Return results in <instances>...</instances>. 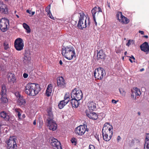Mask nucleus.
<instances>
[{
    "instance_id": "1",
    "label": "nucleus",
    "mask_w": 149,
    "mask_h": 149,
    "mask_svg": "<svg viewBox=\"0 0 149 149\" xmlns=\"http://www.w3.org/2000/svg\"><path fill=\"white\" fill-rule=\"evenodd\" d=\"M40 90L39 84L36 83L27 84L25 87V92L29 96H34L38 94Z\"/></svg>"
},
{
    "instance_id": "2",
    "label": "nucleus",
    "mask_w": 149,
    "mask_h": 149,
    "mask_svg": "<svg viewBox=\"0 0 149 149\" xmlns=\"http://www.w3.org/2000/svg\"><path fill=\"white\" fill-rule=\"evenodd\" d=\"M113 127L109 123H106L104 125L102 130L103 139L105 141H109L112 138L113 134Z\"/></svg>"
},
{
    "instance_id": "3",
    "label": "nucleus",
    "mask_w": 149,
    "mask_h": 149,
    "mask_svg": "<svg viewBox=\"0 0 149 149\" xmlns=\"http://www.w3.org/2000/svg\"><path fill=\"white\" fill-rule=\"evenodd\" d=\"M61 53L67 59L71 60L76 56V53L74 47L71 45L63 46Z\"/></svg>"
},
{
    "instance_id": "4",
    "label": "nucleus",
    "mask_w": 149,
    "mask_h": 149,
    "mask_svg": "<svg viewBox=\"0 0 149 149\" xmlns=\"http://www.w3.org/2000/svg\"><path fill=\"white\" fill-rule=\"evenodd\" d=\"M79 20L77 25V27L80 29L83 30L89 26L90 22L89 19L87 20V18L83 12L79 13Z\"/></svg>"
},
{
    "instance_id": "5",
    "label": "nucleus",
    "mask_w": 149,
    "mask_h": 149,
    "mask_svg": "<svg viewBox=\"0 0 149 149\" xmlns=\"http://www.w3.org/2000/svg\"><path fill=\"white\" fill-rule=\"evenodd\" d=\"M47 119L48 126L49 129L53 131L56 130L57 128V125L53 120L54 119L53 115L52 109L50 108L47 109Z\"/></svg>"
},
{
    "instance_id": "6",
    "label": "nucleus",
    "mask_w": 149,
    "mask_h": 149,
    "mask_svg": "<svg viewBox=\"0 0 149 149\" xmlns=\"http://www.w3.org/2000/svg\"><path fill=\"white\" fill-rule=\"evenodd\" d=\"M93 74L95 79L101 80L105 75V72L104 69L99 67L95 70Z\"/></svg>"
},
{
    "instance_id": "7",
    "label": "nucleus",
    "mask_w": 149,
    "mask_h": 149,
    "mask_svg": "<svg viewBox=\"0 0 149 149\" xmlns=\"http://www.w3.org/2000/svg\"><path fill=\"white\" fill-rule=\"evenodd\" d=\"M72 99H74L80 100L82 98L83 94L79 88H74L70 93Z\"/></svg>"
},
{
    "instance_id": "8",
    "label": "nucleus",
    "mask_w": 149,
    "mask_h": 149,
    "mask_svg": "<svg viewBox=\"0 0 149 149\" xmlns=\"http://www.w3.org/2000/svg\"><path fill=\"white\" fill-rule=\"evenodd\" d=\"M16 140L15 136H10L7 142V149H17V145L16 143Z\"/></svg>"
},
{
    "instance_id": "9",
    "label": "nucleus",
    "mask_w": 149,
    "mask_h": 149,
    "mask_svg": "<svg viewBox=\"0 0 149 149\" xmlns=\"http://www.w3.org/2000/svg\"><path fill=\"white\" fill-rule=\"evenodd\" d=\"M9 26V20L4 17L1 19L0 22V29L3 32L6 31Z\"/></svg>"
},
{
    "instance_id": "10",
    "label": "nucleus",
    "mask_w": 149,
    "mask_h": 149,
    "mask_svg": "<svg viewBox=\"0 0 149 149\" xmlns=\"http://www.w3.org/2000/svg\"><path fill=\"white\" fill-rule=\"evenodd\" d=\"M6 89V86L3 84L1 86V90L0 93L1 97L0 100L2 103H6L8 102V100L7 97Z\"/></svg>"
},
{
    "instance_id": "11",
    "label": "nucleus",
    "mask_w": 149,
    "mask_h": 149,
    "mask_svg": "<svg viewBox=\"0 0 149 149\" xmlns=\"http://www.w3.org/2000/svg\"><path fill=\"white\" fill-rule=\"evenodd\" d=\"M88 131V129L87 128L86 125H81L76 128L75 132L76 134L78 135L82 136L84 134L86 131Z\"/></svg>"
},
{
    "instance_id": "12",
    "label": "nucleus",
    "mask_w": 149,
    "mask_h": 149,
    "mask_svg": "<svg viewBox=\"0 0 149 149\" xmlns=\"http://www.w3.org/2000/svg\"><path fill=\"white\" fill-rule=\"evenodd\" d=\"M14 46L15 49L18 51L23 49L24 46L23 41L20 38L16 39L14 42Z\"/></svg>"
},
{
    "instance_id": "13",
    "label": "nucleus",
    "mask_w": 149,
    "mask_h": 149,
    "mask_svg": "<svg viewBox=\"0 0 149 149\" xmlns=\"http://www.w3.org/2000/svg\"><path fill=\"white\" fill-rule=\"evenodd\" d=\"M51 144L54 149H62L60 142L54 138L51 139Z\"/></svg>"
},
{
    "instance_id": "14",
    "label": "nucleus",
    "mask_w": 149,
    "mask_h": 149,
    "mask_svg": "<svg viewBox=\"0 0 149 149\" xmlns=\"http://www.w3.org/2000/svg\"><path fill=\"white\" fill-rule=\"evenodd\" d=\"M0 12L3 14H7L8 13L7 6L5 4L1 1L0 0Z\"/></svg>"
},
{
    "instance_id": "15",
    "label": "nucleus",
    "mask_w": 149,
    "mask_h": 149,
    "mask_svg": "<svg viewBox=\"0 0 149 149\" xmlns=\"http://www.w3.org/2000/svg\"><path fill=\"white\" fill-rule=\"evenodd\" d=\"M57 80V85L59 87L64 88L65 87L66 83L64 79L62 77H58Z\"/></svg>"
},
{
    "instance_id": "16",
    "label": "nucleus",
    "mask_w": 149,
    "mask_h": 149,
    "mask_svg": "<svg viewBox=\"0 0 149 149\" xmlns=\"http://www.w3.org/2000/svg\"><path fill=\"white\" fill-rule=\"evenodd\" d=\"M85 112L86 116L90 119L96 120L98 118L97 115L94 112H90L88 110H86Z\"/></svg>"
},
{
    "instance_id": "17",
    "label": "nucleus",
    "mask_w": 149,
    "mask_h": 149,
    "mask_svg": "<svg viewBox=\"0 0 149 149\" xmlns=\"http://www.w3.org/2000/svg\"><path fill=\"white\" fill-rule=\"evenodd\" d=\"M87 105L90 111H95L97 109L96 104L93 101H89Z\"/></svg>"
},
{
    "instance_id": "18",
    "label": "nucleus",
    "mask_w": 149,
    "mask_h": 149,
    "mask_svg": "<svg viewBox=\"0 0 149 149\" xmlns=\"http://www.w3.org/2000/svg\"><path fill=\"white\" fill-rule=\"evenodd\" d=\"M132 91L131 97L134 99H136V96H139L141 94L139 89L136 87L133 88V90H132Z\"/></svg>"
},
{
    "instance_id": "19",
    "label": "nucleus",
    "mask_w": 149,
    "mask_h": 149,
    "mask_svg": "<svg viewBox=\"0 0 149 149\" xmlns=\"http://www.w3.org/2000/svg\"><path fill=\"white\" fill-rule=\"evenodd\" d=\"M106 56V55L102 50H100L99 52H97V60L103 61Z\"/></svg>"
},
{
    "instance_id": "20",
    "label": "nucleus",
    "mask_w": 149,
    "mask_h": 149,
    "mask_svg": "<svg viewBox=\"0 0 149 149\" xmlns=\"http://www.w3.org/2000/svg\"><path fill=\"white\" fill-rule=\"evenodd\" d=\"M140 48L141 50L144 52H149V45L148 43L145 42L140 46Z\"/></svg>"
},
{
    "instance_id": "21",
    "label": "nucleus",
    "mask_w": 149,
    "mask_h": 149,
    "mask_svg": "<svg viewBox=\"0 0 149 149\" xmlns=\"http://www.w3.org/2000/svg\"><path fill=\"white\" fill-rule=\"evenodd\" d=\"M0 117L3 118L6 121H8L9 119V116L6 112L3 111L0 113Z\"/></svg>"
},
{
    "instance_id": "22",
    "label": "nucleus",
    "mask_w": 149,
    "mask_h": 149,
    "mask_svg": "<svg viewBox=\"0 0 149 149\" xmlns=\"http://www.w3.org/2000/svg\"><path fill=\"white\" fill-rule=\"evenodd\" d=\"M52 84H49L47 86L46 91V95L47 97H49L51 95L52 92Z\"/></svg>"
},
{
    "instance_id": "23",
    "label": "nucleus",
    "mask_w": 149,
    "mask_h": 149,
    "mask_svg": "<svg viewBox=\"0 0 149 149\" xmlns=\"http://www.w3.org/2000/svg\"><path fill=\"white\" fill-rule=\"evenodd\" d=\"M79 100L74 99H72L70 100V103L71 104L72 107L77 108L79 105L78 101Z\"/></svg>"
},
{
    "instance_id": "24",
    "label": "nucleus",
    "mask_w": 149,
    "mask_h": 149,
    "mask_svg": "<svg viewBox=\"0 0 149 149\" xmlns=\"http://www.w3.org/2000/svg\"><path fill=\"white\" fill-rule=\"evenodd\" d=\"M16 114L17 115L18 119H21V115L23 113V111L21 109L19 108H16L15 109Z\"/></svg>"
},
{
    "instance_id": "25",
    "label": "nucleus",
    "mask_w": 149,
    "mask_h": 149,
    "mask_svg": "<svg viewBox=\"0 0 149 149\" xmlns=\"http://www.w3.org/2000/svg\"><path fill=\"white\" fill-rule=\"evenodd\" d=\"M91 13L92 14L93 18L95 19V17H97L98 14L97 8L96 7H95L91 10Z\"/></svg>"
},
{
    "instance_id": "26",
    "label": "nucleus",
    "mask_w": 149,
    "mask_h": 149,
    "mask_svg": "<svg viewBox=\"0 0 149 149\" xmlns=\"http://www.w3.org/2000/svg\"><path fill=\"white\" fill-rule=\"evenodd\" d=\"M8 80L9 82L14 83L16 80L14 74L10 73L8 76Z\"/></svg>"
},
{
    "instance_id": "27",
    "label": "nucleus",
    "mask_w": 149,
    "mask_h": 149,
    "mask_svg": "<svg viewBox=\"0 0 149 149\" xmlns=\"http://www.w3.org/2000/svg\"><path fill=\"white\" fill-rule=\"evenodd\" d=\"M144 149H149V134H147L146 138V142Z\"/></svg>"
},
{
    "instance_id": "28",
    "label": "nucleus",
    "mask_w": 149,
    "mask_h": 149,
    "mask_svg": "<svg viewBox=\"0 0 149 149\" xmlns=\"http://www.w3.org/2000/svg\"><path fill=\"white\" fill-rule=\"evenodd\" d=\"M121 22L123 24H127L130 22V20L124 16L122 15Z\"/></svg>"
},
{
    "instance_id": "29",
    "label": "nucleus",
    "mask_w": 149,
    "mask_h": 149,
    "mask_svg": "<svg viewBox=\"0 0 149 149\" xmlns=\"http://www.w3.org/2000/svg\"><path fill=\"white\" fill-rule=\"evenodd\" d=\"M18 103L19 105H24L26 103V101L22 97H19L18 100Z\"/></svg>"
},
{
    "instance_id": "30",
    "label": "nucleus",
    "mask_w": 149,
    "mask_h": 149,
    "mask_svg": "<svg viewBox=\"0 0 149 149\" xmlns=\"http://www.w3.org/2000/svg\"><path fill=\"white\" fill-rule=\"evenodd\" d=\"M68 103V102L63 100L61 101L58 105V108L60 109L63 108Z\"/></svg>"
},
{
    "instance_id": "31",
    "label": "nucleus",
    "mask_w": 149,
    "mask_h": 149,
    "mask_svg": "<svg viewBox=\"0 0 149 149\" xmlns=\"http://www.w3.org/2000/svg\"><path fill=\"white\" fill-rule=\"evenodd\" d=\"M23 27L26 30V32L28 33L31 32V29L29 26L26 23H24L23 24Z\"/></svg>"
},
{
    "instance_id": "32",
    "label": "nucleus",
    "mask_w": 149,
    "mask_h": 149,
    "mask_svg": "<svg viewBox=\"0 0 149 149\" xmlns=\"http://www.w3.org/2000/svg\"><path fill=\"white\" fill-rule=\"evenodd\" d=\"M70 94L69 93H66L64 96V100H63L66 101V102L68 103L70 101Z\"/></svg>"
},
{
    "instance_id": "33",
    "label": "nucleus",
    "mask_w": 149,
    "mask_h": 149,
    "mask_svg": "<svg viewBox=\"0 0 149 149\" xmlns=\"http://www.w3.org/2000/svg\"><path fill=\"white\" fill-rule=\"evenodd\" d=\"M122 15H123L121 12H118L116 14V17L119 22H121V16Z\"/></svg>"
},
{
    "instance_id": "34",
    "label": "nucleus",
    "mask_w": 149,
    "mask_h": 149,
    "mask_svg": "<svg viewBox=\"0 0 149 149\" xmlns=\"http://www.w3.org/2000/svg\"><path fill=\"white\" fill-rule=\"evenodd\" d=\"M71 141L72 143L74 145H76L77 143V140L74 137H73L71 139Z\"/></svg>"
},
{
    "instance_id": "35",
    "label": "nucleus",
    "mask_w": 149,
    "mask_h": 149,
    "mask_svg": "<svg viewBox=\"0 0 149 149\" xmlns=\"http://www.w3.org/2000/svg\"><path fill=\"white\" fill-rule=\"evenodd\" d=\"M30 59V58L24 57L23 58V61L24 63L26 64L29 62Z\"/></svg>"
},
{
    "instance_id": "36",
    "label": "nucleus",
    "mask_w": 149,
    "mask_h": 149,
    "mask_svg": "<svg viewBox=\"0 0 149 149\" xmlns=\"http://www.w3.org/2000/svg\"><path fill=\"white\" fill-rule=\"evenodd\" d=\"M24 57L30 58V55L29 51H25Z\"/></svg>"
},
{
    "instance_id": "37",
    "label": "nucleus",
    "mask_w": 149,
    "mask_h": 149,
    "mask_svg": "<svg viewBox=\"0 0 149 149\" xmlns=\"http://www.w3.org/2000/svg\"><path fill=\"white\" fill-rule=\"evenodd\" d=\"M135 143V140L132 139L131 140H130L128 141V143L130 146H131L134 145Z\"/></svg>"
},
{
    "instance_id": "38",
    "label": "nucleus",
    "mask_w": 149,
    "mask_h": 149,
    "mask_svg": "<svg viewBox=\"0 0 149 149\" xmlns=\"http://www.w3.org/2000/svg\"><path fill=\"white\" fill-rule=\"evenodd\" d=\"M3 45L5 49L6 50L9 48V45L7 42H5L4 43Z\"/></svg>"
},
{
    "instance_id": "39",
    "label": "nucleus",
    "mask_w": 149,
    "mask_h": 149,
    "mask_svg": "<svg viewBox=\"0 0 149 149\" xmlns=\"http://www.w3.org/2000/svg\"><path fill=\"white\" fill-rule=\"evenodd\" d=\"M45 11L48 14H50L51 12L50 10V7H47L45 9Z\"/></svg>"
},
{
    "instance_id": "40",
    "label": "nucleus",
    "mask_w": 149,
    "mask_h": 149,
    "mask_svg": "<svg viewBox=\"0 0 149 149\" xmlns=\"http://www.w3.org/2000/svg\"><path fill=\"white\" fill-rule=\"evenodd\" d=\"M119 91L120 94H122L123 95H125L126 93L125 91L122 89H119Z\"/></svg>"
},
{
    "instance_id": "41",
    "label": "nucleus",
    "mask_w": 149,
    "mask_h": 149,
    "mask_svg": "<svg viewBox=\"0 0 149 149\" xmlns=\"http://www.w3.org/2000/svg\"><path fill=\"white\" fill-rule=\"evenodd\" d=\"M89 149H95V147L93 145H90L89 146Z\"/></svg>"
},
{
    "instance_id": "42",
    "label": "nucleus",
    "mask_w": 149,
    "mask_h": 149,
    "mask_svg": "<svg viewBox=\"0 0 149 149\" xmlns=\"http://www.w3.org/2000/svg\"><path fill=\"white\" fill-rule=\"evenodd\" d=\"M28 74L26 73H24L23 74V77L25 78H27L28 77Z\"/></svg>"
},
{
    "instance_id": "43",
    "label": "nucleus",
    "mask_w": 149,
    "mask_h": 149,
    "mask_svg": "<svg viewBox=\"0 0 149 149\" xmlns=\"http://www.w3.org/2000/svg\"><path fill=\"white\" fill-rule=\"evenodd\" d=\"M74 32L76 33L77 34H78L80 33L79 31V30L77 29H75L74 30Z\"/></svg>"
},
{
    "instance_id": "44",
    "label": "nucleus",
    "mask_w": 149,
    "mask_h": 149,
    "mask_svg": "<svg viewBox=\"0 0 149 149\" xmlns=\"http://www.w3.org/2000/svg\"><path fill=\"white\" fill-rule=\"evenodd\" d=\"M47 15L49 16V17L51 19H54V17L52 16V15L51 13H50V14H47Z\"/></svg>"
},
{
    "instance_id": "45",
    "label": "nucleus",
    "mask_w": 149,
    "mask_h": 149,
    "mask_svg": "<svg viewBox=\"0 0 149 149\" xmlns=\"http://www.w3.org/2000/svg\"><path fill=\"white\" fill-rule=\"evenodd\" d=\"M15 95L17 97H19H19H21L19 92H16V93Z\"/></svg>"
},
{
    "instance_id": "46",
    "label": "nucleus",
    "mask_w": 149,
    "mask_h": 149,
    "mask_svg": "<svg viewBox=\"0 0 149 149\" xmlns=\"http://www.w3.org/2000/svg\"><path fill=\"white\" fill-rule=\"evenodd\" d=\"M26 117V116L25 114H23L22 115V116H21V119H19L20 120H22V119Z\"/></svg>"
},
{
    "instance_id": "47",
    "label": "nucleus",
    "mask_w": 149,
    "mask_h": 149,
    "mask_svg": "<svg viewBox=\"0 0 149 149\" xmlns=\"http://www.w3.org/2000/svg\"><path fill=\"white\" fill-rule=\"evenodd\" d=\"M121 137H120V136H118L117 137V140L118 142H119V141L121 140Z\"/></svg>"
},
{
    "instance_id": "48",
    "label": "nucleus",
    "mask_w": 149,
    "mask_h": 149,
    "mask_svg": "<svg viewBox=\"0 0 149 149\" xmlns=\"http://www.w3.org/2000/svg\"><path fill=\"white\" fill-rule=\"evenodd\" d=\"M130 42H131V40H129L128 42L126 44V45L129 46L131 45Z\"/></svg>"
},
{
    "instance_id": "49",
    "label": "nucleus",
    "mask_w": 149,
    "mask_h": 149,
    "mask_svg": "<svg viewBox=\"0 0 149 149\" xmlns=\"http://www.w3.org/2000/svg\"><path fill=\"white\" fill-rule=\"evenodd\" d=\"M118 101H116V100H113V99L112 100V101H111V102L113 103H114V104H116L117 102H118Z\"/></svg>"
},
{
    "instance_id": "50",
    "label": "nucleus",
    "mask_w": 149,
    "mask_h": 149,
    "mask_svg": "<svg viewBox=\"0 0 149 149\" xmlns=\"http://www.w3.org/2000/svg\"><path fill=\"white\" fill-rule=\"evenodd\" d=\"M134 140H135V141H136V143H139L140 141L138 139H137L136 138H134Z\"/></svg>"
},
{
    "instance_id": "51",
    "label": "nucleus",
    "mask_w": 149,
    "mask_h": 149,
    "mask_svg": "<svg viewBox=\"0 0 149 149\" xmlns=\"http://www.w3.org/2000/svg\"><path fill=\"white\" fill-rule=\"evenodd\" d=\"M95 137L96 139L99 142H100L99 139V137L97 136V135H95Z\"/></svg>"
},
{
    "instance_id": "52",
    "label": "nucleus",
    "mask_w": 149,
    "mask_h": 149,
    "mask_svg": "<svg viewBox=\"0 0 149 149\" xmlns=\"http://www.w3.org/2000/svg\"><path fill=\"white\" fill-rule=\"evenodd\" d=\"M121 51L120 50V49H117L116 50V52L117 53H120Z\"/></svg>"
},
{
    "instance_id": "53",
    "label": "nucleus",
    "mask_w": 149,
    "mask_h": 149,
    "mask_svg": "<svg viewBox=\"0 0 149 149\" xmlns=\"http://www.w3.org/2000/svg\"><path fill=\"white\" fill-rule=\"evenodd\" d=\"M139 33H140L141 34V35H143L144 34V32L143 31H139Z\"/></svg>"
},
{
    "instance_id": "54",
    "label": "nucleus",
    "mask_w": 149,
    "mask_h": 149,
    "mask_svg": "<svg viewBox=\"0 0 149 149\" xmlns=\"http://www.w3.org/2000/svg\"><path fill=\"white\" fill-rule=\"evenodd\" d=\"M26 12L27 13H29V14H31V11L30 10H27L26 11Z\"/></svg>"
},
{
    "instance_id": "55",
    "label": "nucleus",
    "mask_w": 149,
    "mask_h": 149,
    "mask_svg": "<svg viewBox=\"0 0 149 149\" xmlns=\"http://www.w3.org/2000/svg\"><path fill=\"white\" fill-rule=\"evenodd\" d=\"M128 57H129L130 58L134 60L135 59V58L132 55L131 56H128Z\"/></svg>"
},
{
    "instance_id": "56",
    "label": "nucleus",
    "mask_w": 149,
    "mask_h": 149,
    "mask_svg": "<svg viewBox=\"0 0 149 149\" xmlns=\"http://www.w3.org/2000/svg\"><path fill=\"white\" fill-rule=\"evenodd\" d=\"M98 13L99 12H102V9H101V8L100 7H98Z\"/></svg>"
},
{
    "instance_id": "57",
    "label": "nucleus",
    "mask_w": 149,
    "mask_h": 149,
    "mask_svg": "<svg viewBox=\"0 0 149 149\" xmlns=\"http://www.w3.org/2000/svg\"><path fill=\"white\" fill-rule=\"evenodd\" d=\"M93 19L94 21L95 22V25L97 26V22H96V21L95 17V19Z\"/></svg>"
},
{
    "instance_id": "58",
    "label": "nucleus",
    "mask_w": 149,
    "mask_h": 149,
    "mask_svg": "<svg viewBox=\"0 0 149 149\" xmlns=\"http://www.w3.org/2000/svg\"><path fill=\"white\" fill-rule=\"evenodd\" d=\"M59 64H60V65H62V64H63V62H62V61L61 60H60L59 61Z\"/></svg>"
},
{
    "instance_id": "59",
    "label": "nucleus",
    "mask_w": 149,
    "mask_h": 149,
    "mask_svg": "<svg viewBox=\"0 0 149 149\" xmlns=\"http://www.w3.org/2000/svg\"><path fill=\"white\" fill-rule=\"evenodd\" d=\"M33 124L34 125H36V120H35L34 121Z\"/></svg>"
},
{
    "instance_id": "60",
    "label": "nucleus",
    "mask_w": 149,
    "mask_h": 149,
    "mask_svg": "<svg viewBox=\"0 0 149 149\" xmlns=\"http://www.w3.org/2000/svg\"><path fill=\"white\" fill-rule=\"evenodd\" d=\"M144 70V69L143 68H142L140 70V71L142 72Z\"/></svg>"
},
{
    "instance_id": "61",
    "label": "nucleus",
    "mask_w": 149,
    "mask_h": 149,
    "mask_svg": "<svg viewBox=\"0 0 149 149\" xmlns=\"http://www.w3.org/2000/svg\"><path fill=\"white\" fill-rule=\"evenodd\" d=\"M32 15H33L35 14V12H31Z\"/></svg>"
},
{
    "instance_id": "62",
    "label": "nucleus",
    "mask_w": 149,
    "mask_h": 149,
    "mask_svg": "<svg viewBox=\"0 0 149 149\" xmlns=\"http://www.w3.org/2000/svg\"><path fill=\"white\" fill-rule=\"evenodd\" d=\"M129 60L131 63H133V62L131 58H129Z\"/></svg>"
},
{
    "instance_id": "63",
    "label": "nucleus",
    "mask_w": 149,
    "mask_h": 149,
    "mask_svg": "<svg viewBox=\"0 0 149 149\" xmlns=\"http://www.w3.org/2000/svg\"><path fill=\"white\" fill-rule=\"evenodd\" d=\"M143 37L146 38H148V36H147V35H146V36H143Z\"/></svg>"
},
{
    "instance_id": "64",
    "label": "nucleus",
    "mask_w": 149,
    "mask_h": 149,
    "mask_svg": "<svg viewBox=\"0 0 149 149\" xmlns=\"http://www.w3.org/2000/svg\"><path fill=\"white\" fill-rule=\"evenodd\" d=\"M16 16L17 18H19V16L18 15L16 14Z\"/></svg>"
}]
</instances>
